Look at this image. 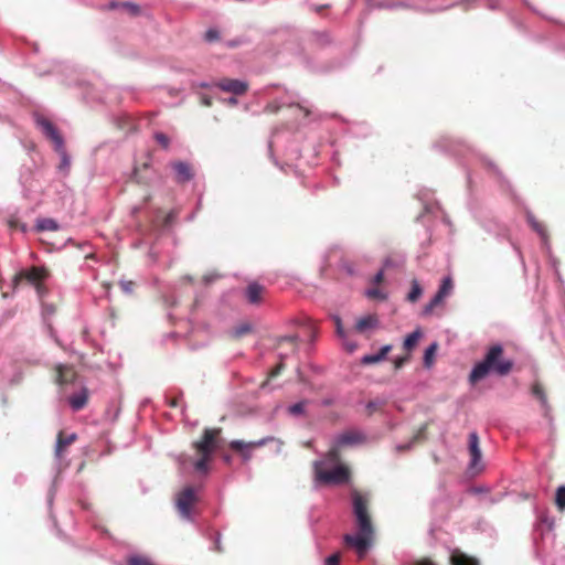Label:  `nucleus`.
<instances>
[{
	"mask_svg": "<svg viewBox=\"0 0 565 565\" xmlns=\"http://www.w3.org/2000/svg\"><path fill=\"white\" fill-rule=\"evenodd\" d=\"M353 513L356 519L358 534H345L344 544L355 550L360 558H363L374 541L375 530L369 513L370 498L366 493L353 490Z\"/></svg>",
	"mask_w": 565,
	"mask_h": 565,
	"instance_id": "1",
	"label": "nucleus"
},
{
	"mask_svg": "<svg viewBox=\"0 0 565 565\" xmlns=\"http://www.w3.org/2000/svg\"><path fill=\"white\" fill-rule=\"evenodd\" d=\"M315 481L320 486H341L351 479V469L341 462L338 447L331 448L326 456L313 462Z\"/></svg>",
	"mask_w": 565,
	"mask_h": 565,
	"instance_id": "2",
	"label": "nucleus"
},
{
	"mask_svg": "<svg viewBox=\"0 0 565 565\" xmlns=\"http://www.w3.org/2000/svg\"><path fill=\"white\" fill-rule=\"evenodd\" d=\"M503 348L501 344L491 345L483 360L477 363L470 375V383L475 384L484 379L490 372L499 376L508 375L513 369V361L503 358Z\"/></svg>",
	"mask_w": 565,
	"mask_h": 565,
	"instance_id": "3",
	"label": "nucleus"
},
{
	"mask_svg": "<svg viewBox=\"0 0 565 565\" xmlns=\"http://www.w3.org/2000/svg\"><path fill=\"white\" fill-rule=\"evenodd\" d=\"M221 428H205L202 437L193 443V449L198 459L193 461L195 471L206 473L209 462L212 460L214 451L218 448Z\"/></svg>",
	"mask_w": 565,
	"mask_h": 565,
	"instance_id": "4",
	"label": "nucleus"
},
{
	"mask_svg": "<svg viewBox=\"0 0 565 565\" xmlns=\"http://www.w3.org/2000/svg\"><path fill=\"white\" fill-rule=\"evenodd\" d=\"M35 122L44 136L54 143L55 150L61 154V163L58 169L67 173L71 166V160L64 149V140L57 128L51 120L40 115L36 116Z\"/></svg>",
	"mask_w": 565,
	"mask_h": 565,
	"instance_id": "5",
	"label": "nucleus"
},
{
	"mask_svg": "<svg viewBox=\"0 0 565 565\" xmlns=\"http://www.w3.org/2000/svg\"><path fill=\"white\" fill-rule=\"evenodd\" d=\"M47 270L43 267L33 266L29 269L19 271L13 278V285L17 287L22 281L34 286L38 292L42 290V281L47 278Z\"/></svg>",
	"mask_w": 565,
	"mask_h": 565,
	"instance_id": "6",
	"label": "nucleus"
},
{
	"mask_svg": "<svg viewBox=\"0 0 565 565\" xmlns=\"http://www.w3.org/2000/svg\"><path fill=\"white\" fill-rule=\"evenodd\" d=\"M273 440V437H265L259 440L248 443L243 440H232L228 446L231 449L238 452L244 461H248L252 458L253 449L263 447Z\"/></svg>",
	"mask_w": 565,
	"mask_h": 565,
	"instance_id": "7",
	"label": "nucleus"
},
{
	"mask_svg": "<svg viewBox=\"0 0 565 565\" xmlns=\"http://www.w3.org/2000/svg\"><path fill=\"white\" fill-rule=\"evenodd\" d=\"M468 451L470 456L469 468L475 471H481L482 465V452L480 449V439L476 431H472L468 436Z\"/></svg>",
	"mask_w": 565,
	"mask_h": 565,
	"instance_id": "8",
	"label": "nucleus"
},
{
	"mask_svg": "<svg viewBox=\"0 0 565 565\" xmlns=\"http://www.w3.org/2000/svg\"><path fill=\"white\" fill-rule=\"evenodd\" d=\"M454 288V282L450 277H446L443 279V282L437 291V294L433 297V299L424 307L423 315L429 316L434 311V309L439 306L444 299L449 296Z\"/></svg>",
	"mask_w": 565,
	"mask_h": 565,
	"instance_id": "9",
	"label": "nucleus"
},
{
	"mask_svg": "<svg viewBox=\"0 0 565 565\" xmlns=\"http://www.w3.org/2000/svg\"><path fill=\"white\" fill-rule=\"evenodd\" d=\"M198 501L194 489L188 487L183 489L177 498V508L183 518H190L191 509Z\"/></svg>",
	"mask_w": 565,
	"mask_h": 565,
	"instance_id": "10",
	"label": "nucleus"
},
{
	"mask_svg": "<svg viewBox=\"0 0 565 565\" xmlns=\"http://www.w3.org/2000/svg\"><path fill=\"white\" fill-rule=\"evenodd\" d=\"M223 92L232 93L236 96H242L248 90V83L235 78H222L214 84Z\"/></svg>",
	"mask_w": 565,
	"mask_h": 565,
	"instance_id": "11",
	"label": "nucleus"
},
{
	"mask_svg": "<svg viewBox=\"0 0 565 565\" xmlns=\"http://www.w3.org/2000/svg\"><path fill=\"white\" fill-rule=\"evenodd\" d=\"M380 319L377 315L370 313L359 318L354 324L353 330L356 333L370 335L374 330L379 329Z\"/></svg>",
	"mask_w": 565,
	"mask_h": 565,
	"instance_id": "12",
	"label": "nucleus"
},
{
	"mask_svg": "<svg viewBox=\"0 0 565 565\" xmlns=\"http://www.w3.org/2000/svg\"><path fill=\"white\" fill-rule=\"evenodd\" d=\"M266 288L256 281L248 284L244 292L245 299L253 306L260 305L264 300Z\"/></svg>",
	"mask_w": 565,
	"mask_h": 565,
	"instance_id": "13",
	"label": "nucleus"
},
{
	"mask_svg": "<svg viewBox=\"0 0 565 565\" xmlns=\"http://www.w3.org/2000/svg\"><path fill=\"white\" fill-rule=\"evenodd\" d=\"M171 167L175 173L174 179L178 183L189 182L194 175L192 167L186 162L174 161L171 163Z\"/></svg>",
	"mask_w": 565,
	"mask_h": 565,
	"instance_id": "14",
	"label": "nucleus"
},
{
	"mask_svg": "<svg viewBox=\"0 0 565 565\" xmlns=\"http://www.w3.org/2000/svg\"><path fill=\"white\" fill-rule=\"evenodd\" d=\"M77 373L72 365L58 364L56 366V383L60 385L75 382Z\"/></svg>",
	"mask_w": 565,
	"mask_h": 565,
	"instance_id": "15",
	"label": "nucleus"
},
{
	"mask_svg": "<svg viewBox=\"0 0 565 565\" xmlns=\"http://www.w3.org/2000/svg\"><path fill=\"white\" fill-rule=\"evenodd\" d=\"M531 393L541 403V406L544 409V415L548 416L551 406L548 404L547 395L542 383L539 381L534 382L531 387Z\"/></svg>",
	"mask_w": 565,
	"mask_h": 565,
	"instance_id": "16",
	"label": "nucleus"
},
{
	"mask_svg": "<svg viewBox=\"0 0 565 565\" xmlns=\"http://www.w3.org/2000/svg\"><path fill=\"white\" fill-rule=\"evenodd\" d=\"M77 439L76 434L65 435L62 430L57 434L55 456L61 458L65 449Z\"/></svg>",
	"mask_w": 565,
	"mask_h": 565,
	"instance_id": "17",
	"label": "nucleus"
},
{
	"mask_svg": "<svg viewBox=\"0 0 565 565\" xmlns=\"http://www.w3.org/2000/svg\"><path fill=\"white\" fill-rule=\"evenodd\" d=\"M449 561L450 565H479L478 559L462 553L460 550H454Z\"/></svg>",
	"mask_w": 565,
	"mask_h": 565,
	"instance_id": "18",
	"label": "nucleus"
},
{
	"mask_svg": "<svg viewBox=\"0 0 565 565\" xmlns=\"http://www.w3.org/2000/svg\"><path fill=\"white\" fill-rule=\"evenodd\" d=\"M392 345L386 344L381 348V350L375 354H367L362 358L363 364H375L384 361L386 359V355L391 352Z\"/></svg>",
	"mask_w": 565,
	"mask_h": 565,
	"instance_id": "19",
	"label": "nucleus"
},
{
	"mask_svg": "<svg viewBox=\"0 0 565 565\" xmlns=\"http://www.w3.org/2000/svg\"><path fill=\"white\" fill-rule=\"evenodd\" d=\"M334 323H335L337 334H338V337H340L342 339L344 348L349 352H353L356 349V344L351 342L348 339V332L344 330L341 319L339 317H335Z\"/></svg>",
	"mask_w": 565,
	"mask_h": 565,
	"instance_id": "20",
	"label": "nucleus"
},
{
	"mask_svg": "<svg viewBox=\"0 0 565 565\" xmlns=\"http://www.w3.org/2000/svg\"><path fill=\"white\" fill-rule=\"evenodd\" d=\"M70 405L74 411H81L88 402V391L83 388L78 394L70 397Z\"/></svg>",
	"mask_w": 565,
	"mask_h": 565,
	"instance_id": "21",
	"label": "nucleus"
},
{
	"mask_svg": "<svg viewBox=\"0 0 565 565\" xmlns=\"http://www.w3.org/2000/svg\"><path fill=\"white\" fill-rule=\"evenodd\" d=\"M526 218H527V223L530 224L532 230L535 231L542 237V239L546 241L548 235H547V230H546L545 224L543 222L539 221L532 214H529Z\"/></svg>",
	"mask_w": 565,
	"mask_h": 565,
	"instance_id": "22",
	"label": "nucleus"
},
{
	"mask_svg": "<svg viewBox=\"0 0 565 565\" xmlns=\"http://www.w3.org/2000/svg\"><path fill=\"white\" fill-rule=\"evenodd\" d=\"M36 231L38 232H44V231H51V232H54V231H57L60 228L57 222L53 218H49V217H45V218H39L36 221Z\"/></svg>",
	"mask_w": 565,
	"mask_h": 565,
	"instance_id": "23",
	"label": "nucleus"
},
{
	"mask_svg": "<svg viewBox=\"0 0 565 565\" xmlns=\"http://www.w3.org/2000/svg\"><path fill=\"white\" fill-rule=\"evenodd\" d=\"M423 333L419 329H416L414 332L409 333L404 340V349L406 351H412L418 343Z\"/></svg>",
	"mask_w": 565,
	"mask_h": 565,
	"instance_id": "24",
	"label": "nucleus"
},
{
	"mask_svg": "<svg viewBox=\"0 0 565 565\" xmlns=\"http://www.w3.org/2000/svg\"><path fill=\"white\" fill-rule=\"evenodd\" d=\"M437 349H438V344L436 342L431 343L426 349L425 354H424V365L426 367H430L433 365Z\"/></svg>",
	"mask_w": 565,
	"mask_h": 565,
	"instance_id": "25",
	"label": "nucleus"
},
{
	"mask_svg": "<svg viewBox=\"0 0 565 565\" xmlns=\"http://www.w3.org/2000/svg\"><path fill=\"white\" fill-rule=\"evenodd\" d=\"M555 505L559 512L565 511V486H559L556 489Z\"/></svg>",
	"mask_w": 565,
	"mask_h": 565,
	"instance_id": "26",
	"label": "nucleus"
},
{
	"mask_svg": "<svg viewBox=\"0 0 565 565\" xmlns=\"http://www.w3.org/2000/svg\"><path fill=\"white\" fill-rule=\"evenodd\" d=\"M128 565H156L152 561L143 555H131L127 559Z\"/></svg>",
	"mask_w": 565,
	"mask_h": 565,
	"instance_id": "27",
	"label": "nucleus"
},
{
	"mask_svg": "<svg viewBox=\"0 0 565 565\" xmlns=\"http://www.w3.org/2000/svg\"><path fill=\"white\" fill-rule=\"evenodd\" d=\"M360 440V436L355 433H345L339 437V445H353Z\"/></svg>",
	"mask_w": 565,
	"mask_h": 565,
	"instance_id": "28",
	"label": "nucleus"
},
{
	"mask_svg": "<svg viewBox=\"0 0 565 565\" xmlns=\"http://www.w3.org/2000/svg\"><path fill=\"white\" fill-rule=\"evenodd\" d=\"M119 7V4L117 3H111L110 4V8H117ZM120 7L125 8L129 14L136 17V15H139L140 14V7L136 3H132V2H124V3H120Z\"/></svg>",
	"mask_w": 565,
	"mask_h": 565,
	"instance_id": "29",
	"label": "nucleus"
},
{
	"mask_svg": "<svg viewBox=\"0 0 565 565\" xmlns=\"http://www.w3.org/2000/svg\"><path fill=\"white\" fill-rule=\"evenodd\" d=\"M422 287L419 286V284L416 281V280H413L412 282V289L409 291V294L407 295V300L411 301V302H415L419 299V297L422 296Z\"/></svg>",
	"mask_w": 565,
	"mask_h": 565,
	"instance_id": "30",
	"label": "nucleus"
},
{
	"mask_svg": "<svg viewBox=\"0 0 565 565\" xmlns=\"http://www.w3.org/2000/svg\"><path fill=\"white\" fill-rule=\"evenodd\" d=\"M308 401H301L288 407V413L294 416L303 415Z\"/></svg>",
	"mask_w": 565,
	"mask_h": 565,
	"instance_id": "31",
	"label": "nucleus"
},
{
	"mask_svg": "<svg viewBox=\"0 0 565 565\" xmlns=\"http://www.w3.org/2000/svg\"><path fill=\"white\" fill-rule=\"evenodd\" d=\"M250 331H252V326L249 323H242L234 329L233 335H234V338L239 339L243 335L249 333Z\"/></svg>",
	"mask_w": 565,
	"mask_h": 565,
	"instance_id": "32",
	"label": "nucleus"
},
{
	"mask_svg": "<svg viewBox=\"0 0 565 565\" xmlns=\"http://www.w3.org/2000/svg\"><path fill=\"white\" fill-rule=\"evenodd\" d=\"M385 405V402L382 399H374L370 401L366 405L367 412L370 415L374 414L375 412L381 411Z\"/></svg>",
	"mask_w": 565,
	"mask_h": 565,
	"instance_id": "33",
	"label": "nucleus"
},
{
	"mask_svg": "<svg viewBox=\"0 0 565 565\" xmlns=\"http://www.w3.org/2000/svg\"><path fill=\"white\" fill-rule=\"evenodd\" d=\"M366 296L370 298V299H379V300H384L386 298V295L385 292H383L380 288L377 287H374V288H370L367 291H366Z\"/></svg>",
	"mask_w": 565,
	"mask_h": 565,
	"instance_id": "34",
	"label": "nucleus"
},
{
	"mask_svg": "<svg viewBox=\"0 0 565 565\" xmlns=\"http://www.w3.org/2000/svg\"><path fill=\"white\" fill-rule=\"evenodd\" d=\"M156 141L163 148L168 149L170 146V139L169 137L163 132H156L154 134Z\"/></svg>",
	"mask_w": 565,
	"mask_h": 565,
	"instance_id": "35",
	"label": "nucleus"
},
{
	"mask_svg": "<svg viewBox=\"0 0 565 565\" xmlns=\"http://www.w3.org/2000/svg\"><path fill=\"white\" fill-rule=\"evenodd\" d=\"M284 367H285L284 359L280 358V362L270 371L269 376L270 377L278 376L281 373V371L284 370Z\"/></svg>",
	"mask_w": 565,
	"mask_h": 565,
	"instance_id": "36",
	"label": "nucleus"
},
{
	"mask_svg": "<svg viewBox=\"0 0 565 565\" xmlns=\"http://www.w3.org/2000/svg\"><path fill=\"white\" fill-rule=\"evenodd\" d=\"M205 40L209 42L215 41L218 39V31L214 29H210L205 32Z\"/></svg>",
	"mask_w": 565,
	"mask_h": 565,
	"instance_id": "37",
	"label": "nucleus"
},
{
	"mask_svg": "<svg viewBox=\"0 0 565 565\" xmlns=\"http://www.w3.org/2000/svg\"><path fill=\"white\" fill-rule=\"evenodd\" d=\"M340 558H341L340 554L335 553V554L330 555L326 559V563H327V565H339L340 564Z\"/></svg>",
	"mask_w": 565,
	"mask_h": 565,
	"instance_id": "38",
	"label": "nucleus"
},
{
	"mask_svg": "<svg viewBox=\"0 0 565 565\" xmlns=\"http://www.w3.org/2000/svg\"><path fill=\"white\" fill-rule=\"evenodd\" d=\"M371 7L382 8V9H392V8L404 7V4L403 3H390V4L376 3V4H371Z\"/></svg>",
	"mask_w": 565,
	"mask_h": 565,
	"instance_id": "39",
	"label": "nucleus"
},
{
	"mask_svg": "<svg viewBox=\"0 0 565 565\" xmlns=\"http://www.w3.org/2000/svg\"><path fill=\"white\" fill-rule=\"evenodd\" d=\"M297 340L298 338L295 337V335H289V337H285L280 340V342L282 341H286V342H290L291 345H292V351H296L297 350Z\"/></svg>",
	"mask_w": 565,
	"mask_h": 565,
	"instance_id": "40",
	"label": "nucleus"
},
{
	"mask_svg": "<svg viewBox=\"0 0 565 565\" xmlns=\"http://www.w3.org/2000/svg\"><path fill=\"white\" fill-rule=\"evenodd\" d=\"M414 565H437L431 558L423 557L417 559Z\"/></svg>",
	"mask_w": 565,
	"mask_h": 565,
	"instance_id": "41",
	"label": "nucleus"
},
{
	"mask_svg": "<svg viewBox=\"0 0 565 565\" xmlns=\"http://www.w3.org/2000/svg\"><path fill=\"white\" fill-rule=\"evenodd\" d=\"M408 361V356H402L395 360V367L399 369L402 367L406 362Z\"/></svg>",
	"mask_w": 565,
	"mask_h": 565,
	"instance_id": "42",
	"label": "nucleus"
},
{
	"mask_svg": "<svg viewBox=\"0 0 565 565\" xmlns=\"http://www.w3.org/2000/svg\"><path fill=\"white\" fill-rule=\"evenodd\" d=\"M201 103L203 106L205 107H211L212 106V97L207 96V95H203L201 97Z\"/></svg>",
	"mask_w": 565,
	"mask_h": 565,
	"instance_id": "43",
	"label": "nucleus"
},
{
	"mask_svg": "<svg viewBox=\"0 0 565 565\" xmlns=\"http://www.w3.org/2000/svg\"><path fill=\"white\" fill-rule=\"evenodd\" d=\"M384 280V270L381 269L373 278L375 284H381Z\"/></svg>",
	"mask_w": 565,
	"mask_h": 565,
	"instance_id": "44",
	"label": "nucleus"
},
{
	"mask_svg": "<svg viewBox=\"0 0 565 565\" xmlns=\"http://www.w3.org/2000/svg\"><path fill=\"white\" fill-rule=\"evenodd\" d=\"M265 110L268 111V113L275 114V113H277L279 110V106L276 105V104H268L266 106Z\"/></svg>",
	"mask_w": 565,
	"mask_h": 565,
	"instance_id": "45",
	"label": "nucleus"
},
{
	"mask_svg": "<svg viewBox=\"0 0 565 565\" xmlns=\"http://www.w3.org/2000/svg\"><path fill=\"white\" fill-rule=\"evenodd\" d=\"M177 404H178V403H177V399H172V401L170 402V406H172V407H175V406H177Z\"/></svg>",
	"mask_w": 565,
	"mask_h": 565,
	"instance_id": "46",
	"label": "nucleus"
},
{
	"mask_svg": "<svg viewBox=\"0 0 565 565\" xmlns=\"http://www.w3.org/2000/svg\"><path fill=\"white\" fill-rule=\"evenodd\" d=\"M409 446H398L397 449L398 450H405V449H408Z\"/></svg>",
	"mask_w": 565,
	"mask_h": 565,
	"instance_id": "47",
	"label": "nucleus"
},
{
	"mask_svg": "<svg viewBox=\"0 0 565 565\" xmlns=\"http://www.w3.org/2000/svg\"><path fill=\"white\" fill-rule=\"evenodd\" d=\"M224 460H225L226 462H230V461H231V457L226 455V456H224Z\"/></svg>",
	"mask_w": 565,
	"mask_h": 565,
	"instance_id": "48",
	"label": "nucleus"
},
{
	"mask_svg": "<svg viewBox=\"0 0 565 565\" xmlns=\"http://www.w3.org/2000/svg\"><path fill=\"white\" fill-rule=\"evenodd\" d=\"M230 103L234 105V104H236V99L235 98H231Z\"/></svg>",
	"mask_w": 565,
	"mask_h": 565,
	"instance_id": "49",
	"label": "nucleus"
}]
</instances>
